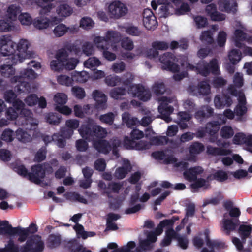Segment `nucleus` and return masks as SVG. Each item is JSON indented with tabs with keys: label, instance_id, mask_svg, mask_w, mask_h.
Masks as SVG:
<instances>
[{
	"label": "nucleus",
	"instance_id": "f257e3e1",
	"mask_svg": "<svg viewBox=\"0 0 252 252\" xmlns=\"http://www.w3.org/2000/svg\"><path fill=\"white\" fill-rule=\"evenodd\" d=\"M120 40V34L119 32L108 31L105 37L96 36L93 41L97 48L103 51V57L108 61H112L116 59V56L108 50L112 46L113 43H118Z\"/></svg>",
	"mask_w": 252,
	"mask_h": 252
},
{
	"label": "nucleus",
	"instance_id": "f03ea898",
	"mask_svg": "<svg viewBox=\"0 0 252 252\" xmlns=\"http://www.w3.org/2000/svg\"><path fill=\"white\" fill-rule=\"evenodd\" d=\"M67 51L79 55L81 53L80 47L75 44H67L64 48L59 49L56 54V60H52L50 62V67L54 71H60L63 70V63L68 59Z\"/></svg>",
	"mask_w": 252,
	"mask_h": 252
},
{
	"label": "nucleus",
	"instance_id": "7ed1b4c3",
	"mask_svg": "<svg viewBox=\"0 0 252 252\" xmlns=\"http://www.w3.org/2000/svg\"><path fill=\"white\" fill-rule=\"evenodd\" d=\"M126 78L122 81L123 85L128 87V93H131L134 96L138 97L140 100L147 101L151 98V95L149 92L145 90L144 87L140 84H132L134 76L129 73L124 75Z\"/></svg>",
	"mask_w": 252,
	"mask_h": 252
},
{
	"label": "nucleus",
	"instance_id": "20e7f679",
	"mask_svg": "<svg viewBox=\"0 0 252 252\" xmlns=\"http://www.w3.org/2000/svg\"><path fill=\"white\" fill-rule=\"evenodd\" d=\"M79 132L83 138L89 141L93 140L95 138H104L107 134L105 128L93 122L82 125Z\"/></svg>",
	"mask_w": 252,
	"mask_h": 252
},
{
	"label": "nucleus",
	"instance_id": "39448f33",
	"mask_svg": "<svg viewBox=\"0 0 252 252\" xmlns=\"http://www.w3.org/2000/svg\"><path fill=\"white\" fill-rule=\"evenodd\" d=\"M36 77V73L32 69H26L20 72L19 76L17 75V93L28 92L31 89L29 81Z\"/></svg>",
	"mask_w": 252,
	"mask_h": 252
},
{
	"label": "nucleus",
	"instance_id": "423d86ee",
	"mask_svg": "<svg viewBox=\"0 0 252 252\" xmlns=\"http://www.w3.org/2000/svg\"><path fill=\"white\" fill-rule=\"evenodd\" d=\"M159 60L162 64V69L172 72L179 71L180 66L176 63L178 59L174 54L171 52H166L159 57Z\"/></svg>",
	"mask_w": 252,
	"mask_h": 252
},
{
	"label": "nucleus",
	"instance_id": "0eeeda50",
	"mask_svg": "<svg viewBox=\"0 0 252 252\" xmlns=\"http://www.w3.org/2000/svg\"><path fill=\"white\" fill-rule=\"evenodd\" d=\"M44 249V242L39 235H33L28 239L21 247V252H42Z\"/></svg>",
	"mask_w": 252,
	"mask_h": 252
},
{
	"label": "nucleus",
	"instance_id": "6e6552de",
	"mask_svg": "<svg viewBox=\"0 0 252 252\" xmlns=\"http://www.w3.org/2000/svg\"><path fill=\"white\" fill-rule=\"evenodd\" d=\"M160 105L158 107V110L161 115V118L166 122L171 121V118L170 115L173 113L174 108L172 106L168 105L170 102V99L166 96H163L159 99Z\"/></svg>",
	"mask_w": 252,
	"mask_h": 252
},
{
	"label": "nucleus",
	"instance_id": "1a4fd4ad",
	"mask_svg": "<svg viewBox=\"0 0 252 252\" xmlns=\"http://www.w3.org/2000/svg\"><path fill=\"white\" fill-rule=\"evenodd\" d=\"M30 44L26 39H21L18 44H17V51L19 52L17 53V61L19 63H22L25 59H29L33 57V53L28 51V49Z\"/></svg>",
	"mask_w": 252,
	"mask_h": 252
},
{
	"label": "nucleus",
	"instance_id": "9d476101",
	"mask_svg": "<svg viewBox=\"0 0 252 252\" xmlns=\"http://www.w3.org/2000/svg\"><path fill=\"white\" fill-rule=\"evenodd\" d=\"M5 101L12 104L13 107H9L6 112V116L8 119L16 120V94L12 90L6 91L4 94Z\"/></svg>",
	"mask_w": 252,
	"mask_h": 252
},
{
	"label": "nucleus",
	"instance_id": "9b49d317",
	"mask_svg": "<svg viewBox=\"0 0 252 252\" xmlns=\"http://www.w3.org/2000/svg\"><path fill=\"white\" fill-rule=\"evenodd\" d=\"M108 10L112 18L118 19L125 15L128 10L124 4L119 1H115L109 5Z\"/></svg>",
	"mask_w": 252,
	"mask_h": 252
},
{
	"label": "nucleus",
	"instance_id": "f8f14e48",
	"mask_svg": "<svg viewBox=\"0 0 252 252\" xmlns=\"http://www.w3.org/2000/svg\"><path fill=\"white\" fill-rule=\"evenodd\" d=\"M14 42L10 36H3L0 39V52L3 56H14Z\"/></svg>",
	"mask_w": 252,
	"mask_h": 252
},
{
	"label": "nucleus",
	"instance_id": "ddd939ff",
	"mask_svg": "<svg viewBox=\"0 0 252 252\" xmlns=\"http://www.w3.org/2000/svg\"><path fill=\"white\" fill-rule=\"evenodd\" d=\"M214 105L216 108L223 109L229 107L233 103L231 96L229 94L222 93L215 96L214 100Z\"/></svg>",
	"mask_w": 252,
	"mask_h": 252
},
{
	"label": "nucleus",
	"instance_id": "4468645a",
	"mask_svg": "<svg viewBox=\"0 0 252 252\" xmlns=\"http://www.w3.org/2000/svg\"><path fill=\"white\" fill-rule=\"evenodd\" d=\"M143 22L146 29L154 30L158 26V22L156 16L150 9H145L143 13Z\"/></svg>",
	"mask_w": 252,
	"mask_h": 252
},
{
	"label": "nucleus",
	"instance_id": "2eb2a0df",
	"mask_svg": "<svg viewBox=\"0 0 252 252\" xmlns=\"http://www.w3.org/2000/svg\"><path fill=\"white\" fill-rule=\"evenodd\" d=\"M220 10L228 13L236 14L238 4L234 0H219L218 2Z\"/></svg>",
	"mask_w": 252,
	"mask_h": 252
},
{
	"label": "nucleus",
	"instance_id": "dca6fc26",
	"mask_svg": "<svg viewBox=\"0 0 252 252\" xmlns=\"http://www.w3.org/2000/svg\"><path fill=\"white\" fill-rule=\"evenodd\" d=\"M139 194L138 192H135L132 194L129 198L128 205L129 207L125 210V213L126 214H134L139 211L142 208V205L135 203L138 201Z\"/></svg>",
	"mask_w": 252,
	"mask_h": 252
},
{
	"label": "nucleus",
	"instance_id": "f3484780",
	"mask_svg": "<svg viewBox=\"0 0 252 252\" xmlns=\"http://www.w3.org/2000/svg\"><path fill=\"white\" fill-rule=\"evenodd\" d=\"M31 173L33 175L31 182L36 184H39L41 182V179L45 177L44 170L42 164H37L31 167Z\"/></svg>",
	"mask_w": 252,
	"mask_h": 252
},
{
	"label": "nucleus",
	"instance_id": "a211bd4d",
	"mask_svg": "<svg viewBox=\"0 0 252 252\" xmlns=\"http://www.w3.org/2000/svg\"><path fill=\"white\" fill-rule=\"evenodd\" d=\"M94 99L96 101L95 106L98 109H104L106 108L107 96L99 90H94L92 94Z\"/></svg>",
	"mask_w": 252,
	"mask_h": 252
},
{
	"label": "nucleus",
	"instance_id": "6ab92c4d",
	"mask_svg": "<svg viewBox=\"0 0 252 252\" xmlns=\"http://www.w3.org/2000/svg\"><path fill=\"white\" fill-rule=\"evenodd\" d=\"M203 172V169L200 166H195L186 170L183 172L184 178L189 182L197 180V176Z\"/></svg>",
	"mask_w": 252,
	"mask_h": 252
},
{
	"label": "nucleus",
	"instance_id": "aec40b11",
	"mask_svg": "<svg viewBox=\"0 0 252 252\" xmlns=\"http://www.w3.org/2000/svg\"><path fill=\"white\" fill-rule=\"evenodd\" d=\"M94 147L99 153L107 154L112 150V146L109 142L103 139L94 141Z\"/></svg>",
	"mask_w": 252,
	"mask_h": 252
},
{
	"label": "nucleus",
	"instance_id": "412c9836",
	"mask_svg": "<svg viewBox=\"0 0 252 252\" xmlns=\"http://www.w3.org/2000/svg\"><path fill=\"white\" fill-rule=\"evenodd\" d=\"M214 110L208 105L204 106L200 110L196 111L194 114V117L202 121L204 119L209 118L213 116Z\"/></svg>",
	"mask_w": 252,
	"mask_h": 252
},
{
	"label": "nucleus",
	"instance_id": "4be33fe9",
	"mask_svg": "<svg viewBox=\"0 0 252 252\" xmlns=\"http://www.w3.org/2000/svg\"><path fill=\"white\" fill-rule=\"evenodd\" d=\"M240 221L238 219H224L223 227L227 235H229L230 232L235 230L239 225Z\"/></svg>",
	"mask_w": 252,
	"mask_h": 252
},
{
	"label": "nucleus",
	"instance_id": "5701e85b",
	"mask_svg": "<svg viewBox=\"0 0 252 252\" xmlns=\"http://www.w3.org/2000/svg\"><path fill=\"white\" fill-rule=\"evenodd\" d=\"M233 140L235 144H245L247 146L252 147V135H246L242 133H238L235 135Z\"/></svg>",
	"mask_w": 252,
	"mask_h": 252
},
{
	"label": "nucleus",
	"instance_id": "b1692460",
	"mask_svg": "<svg viewBox=\"0 0 252 252\" xmlns=\"http://www.w3.org/2000/svg\"><path fill=\"white\" fill-rule=\"evenodd\" d=\"M207 153L213 156H227L230 155L232 150L220 147H215L211 146L207 147Z\"/></svg>",
	"mask_w": 252,
	"mask_h": 252
},
{
	"label": "nucleus",
	"instance_id": "393cba45",
	"mask_svg": "<svg viewBox=\"0 0 252 252\" xmlns=\"http://www.w3.org/2000/svg\"><path fill=\"white\" fill-rule=\"evenodd\" d=\"M0 234L15 235L16 227H12L7 220L0 221Z\"/></svg>",
	"mask_w": 252,
	"mask_h": 252
},
{
	"label": "nucleus",
	"instance_id": "a878e982",
	"mask_svg": "<svg viewBox=\"0 0 252 252\" xmlns=\"http://www.w3.org/2000/svg\"><path fill=\"white\" fill-rule=\"evenodd\" d=\"M131 169L130 163L128 160L125 162L124 165L117 168L115 172L116 177L119 179H123L126 176L128 172Z\"/></svg>",
	"mask_w": 252,
	"mask_h": 252
},
{
	"label": "nucleus",
	"instance_id": "bb28decb",
	"mask_svg": "<svg viewBox=\"0 0 252 252\" xmlns=\"http://www.w3.org/2000/svg\"><path fill=\"white\" fill-rule=\"evenodd\" d=\"M150 144L155 145H163L169 142L173 145H176L174 140H169L166 136H157L152 137L150 139Z\"/></svg>",
	"mask_w": 252,
	"mask_h": 252
},
{
	"label": "nucleus",
	"instance_id": "cd10ccee",
	"mask_svg": "<svg viewBox=\"0 0 252 252\" xmlns=\"http://www.w3.org/2000/svg\"><path fill=\"white\" fill-rule=\"evenodd\" d=\"M123 122L126 124L128 127L132 128L136 126L138 123L137 118L135 117H131L129 112H125L122 116Z\"/></svg>",
	"mask_w": 252,
	"mask_h": 252
},
{
	"label": "nucleus",
	"instance_id": "c85d7f7f",
	"mask_svg": "<svg viewBox=\"0 0 252 252\" xmlns=\"http://www.w3.org/2000/svg\"><path fill=\"white\" fill-rule=\"evenodd\" d=\"M61 236L60 235L51 234L49 235L47 241V246L50 248H55L59 247L61 243Z\"/></svg>",
	"mask_w": 252,
	"mask_h": 252
},
{
	"label": "nucleus",
	"instance_id": "c756f323",
	"mask_svg": "<svg viewBox=\"0 0 252 252\" xmlns=\"http://www.w3.org/2000/svg\"><path fill=\"white\" fill-rule=\"evenodd\" d=\"M50 20L43 17H37L33 20V25L37 29H46L49 26Z\"/></svg>",
	"mask_w": 252,
	"mask_h": 252
},
{
	"label": "nucleus",
	"instance_id": "7c9ffc66",
	"mask_svg": "<svg viewBox=\"0 0 252 252\" xmlns=\"http://www.w3.org/2000/svg\"><path fill=\"white\" fill-rule=\"evenodd\" d=\"M17 139L19 141L25 143L31 142L32 140V137L30 134H29L22 128H19L17 129Z\"/></svg>",
	"mask_w": 252,
	"mask_h": 252
},
{
	"label": "nucleus",
	"instance_id": "2f4dec72",
	"mask_svg": "<svg viewBox=\"0 0 252 252\" xmlns=\"http://www.w3.org/2000/svg\"><path fill=\"white\" fill-rule=\"evenodd\" d=\"M70 30L71 33L73 32V30L67 27L64 24H60L56 26L53 30V32L56 36L61 37Z\"/></svg>",
	"mask_w": 252,
	"mask_h": 252
},
{
	"label": "nucleus",
	"instance_id": "473e14b6",
	"mask_svg": "<svg viewBox=\"0 0 252 252\" xmlns=\"http://www.w3.org/2000/svg\"><path fill=\"white\" fill-rule=\"evenodd\" d=\"M46 122L51 125H58L61 121V114L56 113H49L46 116Z\"/></svg>",
	"mask_w": 252,
	"mask_h": 252
},
{
	"label": "nucleus",
	"instance_id": "72a5a7b5",
	"mask_svg": "<svg viewBox=\"0 0 252 252\" xmlns=\"http://www.w3.org/2000/svg\"><path fill=\"white\" fill-rule=\"evenodd\" d=\"M189 152L191 155L200 154L204 150L203 144L199 142H194L189 147Z\"/></svg>",
	"mask_w": 252,
	"mask_h": 252
},
{
	"label": "nucleus",
	"instance_id": "f704fd0d",
	"mask_svg": "<svg viewBox=\"0 0 252 252\" xmlns=\"http://www.w3.org/2000/svg\"><path fill=\"white\" fill-rule=\"evenodd\" d=\"M206 128L210 135L213 136L216 134L220 129V125L218 121H213L208 122L206 124Z\"/></svg>",
	"mask_w": 252,
	"mask_h": 252
},
{
	"label": "nucleus",
	"instance_id": "c9c22d12",
	"mask_svg": "<svg viewBox=\"0 0 252 252\" xmlns=\"http://www.w3.org/2000/svg\"><path fill=\"white\" fill-rule=\"evenodd\" d=\"M228 58L230 63L236 64L241 59V53L239 50L233 49L229 52Z\"/></svg>",
	"mask_w": 252,
	"mask_h": 252
},
{
	"label": "nucleus",
	"instance_id": "e433bc0d",
	"mask_svg": "<svg viewBox=\"0 0 252 252\" xmlns=\"http://www.w3.org/2000/svg\"><path fill=\"white\" fill-rule=\"evenodd\" d=\"M208 68L210 71V74L218 75L220 74V67L218 61L216 58H213L208 63Z\"/></svg>",
	"mask_w": 252,
	"mask_h": 252
},
{
	"label": "nucleus",
	"instance_id": "4c0bfd02",
	"mask_svg": "<svg viewBox=\"0 0 252 252\" xmlns=\"http://www.w3.org/2000/svg\"><path fill=\"white\" fill-rule=\"evenodd\" d=\"M212 179L219 182H223L228 179V175L223 170H218L212 174Z\"/></svg>",
	"mask_w": 252,
	"mask_h": 252
},
{
	"label": "nucleus",
	"instance_id": "58836bf2",
	"mask_svg": "<svg viewBox=\"0 0 252 252\" xmlns=\"http://www.w3.org/2000/svg\"><path fill=\"white\" fill-rule=\"evenodd\" d=\"M126 89L123 87H116L112 89L110 92L111 97L115 99H120L122 96L126 94Z\"/></svg>",
	"mask_w": 252,
	"mask_h": 252
},
{
	"label": "nucleus",
	"instance_id": "ea45409f",
	"mask_svg": "<svg viewBox=\"0 0 252 252\" xmlns=\"http://www.w3.org/2000/svg\"><path fill=\"white\" fill-rule=\"evenodd\" d=\"M208 62L205 60H201L198 63V73L201 75L207 77L210 74V71L208 68Z\"/></svg>",
	"mask_w": 252,
	"mask_h": 252
},
{
	"label": "nucleus",
	"instance_id": "a19ab883",
	"mask_svg": "<svg viewBox=\"0 0 252 252\" xmlns=\"http://www.w3.org/2000/svg\"><path fill=\"white\" fill-rule=\"evenodd\" d=\"M57 12L60 16L65 17L71 14L72 9L68 5L63 4L57 8Z\"/></svg>",
	"mask_w": 252,
	"mask_h": 252
},
{
	"label": "nucleus",
	"instance_id": "79ce46f5",
	"mask_svg": "<svg viewBox=\"0 0 252 252\" xmlns=\"http://www.w3.org/2000/svg\"><path fill=\"white\" fill-rule=\"evenodd\" d=\"M252 230V227L250 225H241L239 226L238 233L242 241H245L251 233Z\"/></svg>",
	"mask_w": 252,
	"mask_h": 252
},
{
	"label": "nucleus",
	"instance_id": "37998d69",
	"mask_svg": "<svg viewBox=\"0 0 252 252\" xmlns=\"http://www.w3.org/2000/svg\"><path fill=\"white\" fill-rule=\"evenodd\" d=\"M13 63H15L14 61H12ZM11 64H4L3 65L0 66V71L2 75L5 77H10L12 75H14L15 70L13 68V65Z\"/></svg>",
	"mask_w": 252,
	"mask_h": 252
},
{
	"label": "nucleus",
	"instance_id": "c03bdc74",
	"mask_svg": "<svg viewBox=\"0 0 252 252\" xmlns=\"http://www.w3.org/2000/svg\"><path fill=\"white\" fill-rule=\"evenodd\" d=\"M105 82L108 86L114 87L120 84L122 79L118 76L110 75L105 77Z\"/></svg>",
	"mask_w": 252,
	"mask_h": 252
},
{
	"label": "nucleus",
	"instance_id": "a18cd8bd",
	"mask_svg": "<svg viewBox=\"0 0 252 252\" xmlns=\"http://www.w3.org/2000/svg\"><path fill=\"white\" fill-rule=\"evenodd\" d=\"M67 95L63 93H58L54 97V101L56 104V105H64L67 101Z\"/></svg>",
	"mask_w": 252,
	"mask_h": 252
},
{
	"label": "nucleus",
	"instance_id": "49530a36",
	"mask_svg": "<svg viewBox=\"0 0 252 252\" xmlns=\"http://www.w3.org/2000/svg\"><path fill=\"white\" fill-rule=\"evenodd\" d=\"M17 173L31 181L33 175L28 171L25 166L23 165L17 166Z\"/></svg>",
	"mask_w": 252,
	"mask_h": 252
},
{
	"label": "nucleus",
	"instance_id": "de8ad7c7",
	"mask_svg": "<svg viewBox=\"0 0 252 252\" xmlns=\"http://www.w3.org/2000/svg\"><path fill=\"white\" fill-rule=\"evenodd\" d=\"M153 92L157 96H159L165 92V86L163 82H156L152 87Z\"/></svg>",
	"mask_w": 252,
	"mask_h": 252
},
{
	"label": "nucleus",
	"instance_id": "09e8293b",
	"mask_svg": "<svg viewBox=\"0 0 252 252\" xmlns=\"http://www.w3.org/2000/svg\"><path fill=\"white\" fill-rule=\"evenodd\" d=\"M101 62L96 57H90L84 63V66L88 68H92L100 65Z\"/></svg>",
	"mask_w": 252,
	"mask_h": 252
},
{
	"label": "nucleus",
	"instance_id": "8fccbe9b",
	"mask_svg": "<svg viewBox=\"0 0 252 252\" xmlns=\"http://www.w3.org/2000/svg\"><path fill=\"white\" fill-rule=\"evenodd\" d=\"M47 149L46 146H42L36 152L34 156V161L41 162L44 160L46 158Z\"/></svg>",
	"mask_w": 252,
	"mask_h": 252
},
{
	"label": "nucleus",
	"instance_id": "3c124183",
	"mask_svg": "<svg viewBox=\"0 0 252 252\" xmlns=\"http://www.w3.org/2000/svg\"><path fill=\"white\" fill-rule=\"evenodd\" d=\"M29 235V230L27 228L17 226V236H19L18 240L21 242H24Z\"/></svg>",
	"mask_w": 252,
	"mask_h": 252
},
{
	"label": "nucleus",
	"instance_id": "603ef678",
	"mask_svg": "<svg viewBox=\"0 0 252 252\" xmlns=\"http://www.w3.org/2000/svg\"><path fill=\"white\" fill-rule=\"evenodd\" d=\"M115 119V115L112 112H109L108 113L101 115L99 116L100 121L103 123L108 124L109 125H112Z\"/></svg>",
	"mask_w": 252,
	"mask_h": 252
},
{
	"label": "nucleus",
	"instance_id": "864d4df0",
	"mask_svg": "<svg viewBox=\"0 0 252 252\" xmlns=\"http://www.w3.org/2000/svg\"><path fill=\"white\" fill-rule=\"evenodd\" d=\"M234 131L232 128L228 126H224L222 127L220 131L221 137L225 139H229L234 135Z\"/></svg>",
	"mask_w": 252,
	"mask_h": 252
},
{
	"label": "nucleus",
	"instance_id": "5fc2aeb1",
	"mask_svg": "<svg viewBox=\"0 0 252 252\" xmlns=\"http://www.w3.org/2000/svg\"><path fill=\"white\" fill-rule=\"evenodd\" d=\"M94 23L93 20L89 17H83L80 22V26L83 29L89 30L94 26Z\"/></svg>",
	"mask_w": 252,
	"mask_h": 252
},
{
	"label": "nucleus",
	"instance_id": "6e6d98bb",
	"mask_svg": "<svg viewBox=\"0 0 252 252\" xmlns=\"http://www.w3.org/2000/svg\"><path fill=\"white\" fill-rule=\"evenodd\" d=\"M126 32L127 34L133 36H140L142 34V31L137 27L129 26L126 28Z\"/></svg>",
	"mask_w": 252,
	"mask_h": 252
},
{
	"label": "nucleus",
	"instance_id": "4d7b16f0",
	"mask_svg": "<svg viewBox=\"0 0 252 252\" xmlns=\"http://www.w3.org/2000/svg\"><path fill=\"white\" fill-rule=\"evenodd\" d=\"M200 39L203 42H205L208 44H211L214 42L213 34L210 31H205L202 32Z\"/></svg>",
	"mask_w": 252,
	"mask_h": 252
},
{
	"label": "nucleus",
	"instance_id": "13d9d810",
	"mask_svg": "<svg viewBox=\"0 0 252 252\" xmlns=\"http://www.w3.org/2000/svg\"><path fill=\"white\" fill-rule=\"evenodd\" d=\"M172 9L173 6L169 3L161 5L159 8L161 16L166 18L172 14Z\"/></svg>",
	"mask_w": 252,
	"mask_h": 252
},
{
	"label": "nucleus",
	"instance_id": "bf43d9fd",
	"mask_svg": "<svg viewBox=\"0 0 252 252\" xmlns=\"http://www.w3.org/2000/svg\"><path fill=\"white\" fill-rule=\"evenodd\" d=\"M18 19L22 25H30L32 23H33L32 17L27 13L20 14L18 16Z\"/></svg>",
	"mask_w": 252,
	"mask_h": 252
},
{
	"label": "nucleus",
	"instance_id": "052dcab7",
	"mask_svg": "<svg viewBox=\"0 0 252 252\" xmlns=\"http://www.w3.org/2000/svg\"><path fill=\"white\" fill-rule=\"evenodd\" d=\"M198 91L200 94L203 95H208L210 93V86L206 82H201L198 85Z\"/></svg>",
	"mask_w": 252,
	"mask_h": 252
},
{
	"label": "nucleus",
	"instance_id": "680f3d73",
	"mask_svg": "<svg viewBox=\"0 0 252 252\" xmlns=\"http://www.w3.org/2000/svg\"><path fill=\"white\" fill-rule=\"evenodd\" d=\"M78 63V60L75 58H71L70 60H67L65 62L63 63V70L65 69L66 70H73L76 66Z\"/></svg>",
	"mask_w": 252,
	"mask_h": 252
},
{
	"label": "nucleus",
	"instance_id": "e2e57ef3",
	"mask_svg": "<svg viewBox=\"0 0 252 252\" xmlns=\"http://www.w3.org/2000/svg\"><path fill=\"white\" fill-rule=\"evenodd\" d=\"M72 92L73 95L79 99L84 98L86 95L84 89L80 87H73L72 88Z\"/></svg>",
	"mask_w": 252,
	"mask_h": 252
},
{
	"label": "nucleus",
	"instance_id": "0e129e2a",
	"mask_svg": "<svg viewBox=\"0 0 252 252\" xmlns=\"http://www.w3.org/2000/svg\"><path fill=\"white\" fill-rule=\"evenodd\" d=\"M121 46L125 50L131 51L134 48L133 42L129 37H125L121 41Z\"/></svg>",
	"mask_w": 252,
	"mask_h": 252
},
{
	"label": "nucleus",
	"instance_id": "69168bd1",
	"mask_svg": "<svg viewBox=\"0 0 252 252\" xmlns=\"http://www.w3.org/2000/svg\"><path fill=\"white\" fill-rule=\"evenodd\" d=\"M194 21L198 28L206 27L208 24V21L206 17L201 16H196L194 17Z\"/></svg>",
	"mask_w": 252,
	"mask_h": 252
},
{
	"label": "nucleus",
	"instance_id": "338daca9",
	"mask_svg": "<svg viewBox=\"0 0 252 252\" xmlns=\"http://www.w3.org/2000/svg\"><path fill=\"white\" fill-rule=\"evenodd\" d=\"M38 100V97L35 94H31L24 99L25 103L29 106L35 105L37 103Z\"/></svg>",
	"mask_w": 252,
	"mask_h": 252
},
{
	"label": "nucleus",
	"instance_id": "774afa93",
	"mask_svg": "<svg viewBox=\"0 0 252 252\" xmlns=\"http://www.w3.org/2000/svg\"><path fill=\"white\" fill-rule=\"evenodd\" d=\"M53 141L56 142V144L60 148H64L66 145V140L65 138L62 137L59 133H54L53 134Z\"/></svg>",
	"mask_w": 252,
	"mask_h": 252
}]
</instances>
